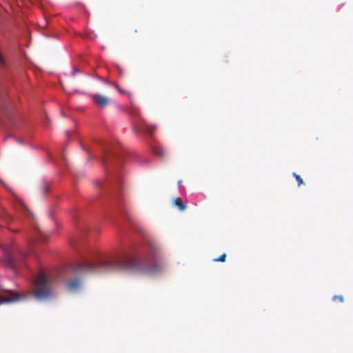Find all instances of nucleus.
I'll use <instances>...</instances> for the list:
<instances>
[{
  "mask_svg": "<svg viewBox=\"0 0 353 353\" xmlns=\"http://www.w3.org/2000/svg\"><path fill=\"white\" fill-rule=\"evenodd\" d=\"M150 255L144 259L141 262L135 258L131 257L115 261L108 260L104 257L90 260V274L110 271H132L143 272L145 274H154L159 270L158 266L154 265L149 267L147 263L155 261L156 254L159 248L157 245L150 244Z\"/></svg>",
  "mask_w": 353,
  "mask_h": 353,
  "instance_id": "1",
  "label": "nucleus"
},
{
  "mask_svg": "<svg viewBox=\"0 0 353 353\" xmlns=\"http://www.w3.org/2000/svg\"><path fill=\"white\" fill-rule=\"evenodd\" d=\"M34 285L35 289L33 290V294L37 299L43 300L51 296L49 281L43 274L37 276L34 282Z\"/></svg>",
  "mask_w": 353,
  "mask_h": 353,
  "instance_id": "2",
  "label": "nucleus"
},
{
  "mask_svg": "<svg viewBox=\"0 0 353 353\" xmlns=\"http://www.w3.org/2000/svg\"><path fill=\"white\" fill-rule=\"evenodd\" d=\"M132 128L137 133H141L145 132L148 134H152L156 130L154 125L148 124L143 119L134 115V118L132 121Z\"/></svg>",
  "mask_w": 353,
  "mask_h": 353,
  "instance_id": "3",
  "label": "nucleus"
},
{
  "mask_svg": "<svg viewBox=\"0 0 353 353\" xmlns=\"http://www.w3.org/2000/svg\"><path fill=\"white\" fill-rule=\"evenodd\" d=\"M92 97L94 104L100 109L105 108L113 102L112 99L100 93L94 94Z\"/></svg>",
  "mask_w": 353,
  "mask_h": 353,
  "instance_id": "4",
  "label": "nucleus"
},
{
  "mask_svg": "<svg viewBox=\"0 0 353 353\" xmlns=\"http://www.w3.org/2000/svg\"><path fill=\"white\" fill-rule=\"evenodd\" d=\"M22 296L17 292L8 290L5 294L0 293V305L2 303H12L21 300Z\"/></svg>",
  "mask_w": 353,
  "mask_h": 353,
  "instance_id": "5",
  "label": "nucleus"
},
{
  "mask_svg": "<svg viewBox=\"0 0 353 353\" xmlns=\"http://www.w3.org/2000/svg\"><path fill=\"white\" fill-rule=\"evenodd\" d=\"M82 285V281L80 278H74L66 283V286L68 290L74 292L81 288Z\"/></svg>",
  "mask_w": 353,
  "mask_h": 353,
  "instance_id": "6",
  "label": "nucleus"
},
{
  "mask_svg": "<svg viewBox=\"0 0 353 353\" xmlns=\"http://www.w3.org/2000/svg\"><path fill=\"white\" fill-rule=\"evenodd\" d=\"M173 203L181 211H183L186 208V205L183 202L181 198H174Z\"/></svg>",
  "mask_w": 353,
  "mask_h": 353,
  "instance_id": "7",
  "label": "nucleus"
},
{
  "mask_svg": "<svg viewBox=\"0 0 353 353\" xmlns=\"http://www.w3.org/2000/svg\"><path fill=\"white\" fill-rule=\"evenodd\" d=\"M153 152L154 154H156L157 155L159 156V157H163L164 154H165V152L164 150L160 148V147H156L153 149Z\"/></svg>",
  "mask_w": 353,
  "mask_h": 353,
  "instance_id": "8",
  "label": "nucleus"
},
{
  "mask_svg": "<svg viewBox=\"0 0 353 353\" xmlns=\"http://www.w3.org/2000/svg\"><path fill=\"white\" fill-rule=\"evenodd\" d=\"M8 265L11 268H13V269H15L19 265L16 259H13V258L9 259Z\"/></svg>",
  "mask_w": 353,
  "mask_h": 353,
  "instance_id": "9",
  "label": "nucleus"
},
{
  "mask_svg": "<svg viewBox=\"0 0 353 353\" xmlns=\"http://www.w3.org/2000/svg\"><path fill=\"white\" fill-rule=\"evenodd\" d=\"M293 176L296 179L299 186L303 184V179L299 174H297L296 173L294 172V173H293Z\"/></svg>",
  "mask_w": 353,
  "mask_h": 353,
  "instance_id": "10",
  "label": "nucleus"
},
{
  "mask_svg": "<svg viewBox=\"0 0 353 353\" xmlns=\"http://www.w3.org/2000/svg\"><path fill=\"white\" fill-rule=\"evenodd\" d=\"M106 152L114 156H119L116 148H107Z\"/></svg>",
  "mask_w": 353,
  "mask_h": 353,
  "instance_id": "11",
  "label": "nucleus"
},
{
  "mask_svg": "<svg viewBox=\"0 0 353 353\" xmlns=\"http://www.w3.org/2000/svg\"><path fill=\"white\" fill-rule=\"evenodd\" d=\"M48 237V234L46 233H44L41 231H39V239L41 241H45Z\"/></svg>",
  "mask_w": 353,
  "mask_h": 353,
  "instance_id": "12",
  "label": "nucleus"
},
{
  "mask_svg": "<svg viewBox=\"0 0 353 353\" xmlns=\"http://www.w3.org/2000/svg\"><path fill=\"white\" fill-rule=\"evenodd\" d=\"M225 258H226V254H223L222 255H221L218 258L214 259L213 261H217V262H224L225 261Z\"/></svg>",
  "mask_w": 353,
  "mask_h": 353,
  "instance_id": "13",
  "label": "nucleus"
},
{
  "mask_svg": "<svg viewBox=\"0 0 353 353\" xmlns=\"http://www.w3.org/2000/svg\"><path fill=\"white\" fill-rule=\"evenodd\" d=\"M334 301H339L340 302H343V296L342 295H335L332 299Z\"/></svg>",
  "mask_w": 353,
  "mask_h": 353,
  "instance_id": "14",
  "label": "nucleus"
},
{
  "mask_svg": "<svg viewBox=\"0 0 353 353\" xmlns=\"http://www.w3.org/2000/svg\"><path fill=\"white\" fill-rule=\"evenodd\" d=\"M41 191L43 194H47L49 191V186L48 185H44Z\"/></svg>",
  "mask_w": 353,
  "mask_h": 353,
  "instance_id": "15",
  "label": "nucleus"
},
{
  "mask_svg": "<svg viewBox=\"0 0 353 353\" xmlns=\"http://www.w3.org/2000/svg\"><path fill=\"white\" fill-rule=\"evenodd\" d=\"M21 257L23 259L24 257H26V252H21Z\"/></svg>",
  "mask_w": 353,
  "mask_h": 353,
  "instance_id": "16",
  "label": "nucleus"
}]
</instances>
